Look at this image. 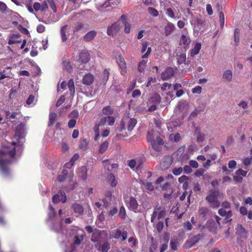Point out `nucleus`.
I'll list each match as a JSON object with an SVG mask.
<instances>
[{
	"label": "nucleus",
	"mask_w": 252,
	"mask_h": 252,
	"mask_svg": "<svg viewBox=\"0 0 252 252\" xmlns=\"http://www.w3.org/2000/svg\"><path fill=\"white\" fill-rule=\"evenodd\" d=\"M137 123V121L134 118H129L128 117L123 118L121 122L120 126L117 130L119 132H122L126 129V126L127 127L128 131H131L135 127Z\"/></svg>",
	"instance_id": "obj_2"
},
{
	"label": "nucleus",
	"mask_w": 252,
	"mask_h": 252,
	"mask_svg": "<svg viewBox=\"0 0 252 252\" xmlns=\"http://www.w3.org/2000/svg\"><path fill=\"white\" fill-rule=\"evenodd\" d=\"M126 201L128 208L130 210L136 212L139 206L136 199L134 197L131 196L127 198Z\"/></svg>",
	"instance_id": "obj_5"
},
{
	"label": "nucleus",
	"mask_w": 252,
	"mask_h": 252,
	"mask_svg": "<svg viewBox=\"0 0 252 252\" xmlns=\"http://www.w3.org/2000/svg\"><path fill=\"white\" fill-rule=\"evenodd\" d=\"M183 169L184 173L187 174H189L192 172L191 167L189 165H185Z\"/></svg>",
	"instance_id": "obj_55"
},
{
	"label": "nucleus",
	"mask_w": 252,
	"mask_h": 252,
	"mask_svg": "<svg viewBox=\"0 0 252 252\" xmlns=\"http://www.w3.org/2000/svg\"><path fill=\"white\" fill-rule=\"evenodd\" d=\"M183 169L182 167H175L172 170V173L175 176H179L182 174Z\"/></svg>",
	"instance_id": "obj_50"
},
{
	"label": "nucleus",
	"mask_w": 252,
	"mask_h": 252,
	"mask_svg": "<svg viewBox=\"0 0 252 252\" xmlns=\"http://www.w3.org/2000/svg\"><path fill=\"white\" fill-rule=\"evenodd\" d=\"M117 62L121 69V74L122 75H125L126 73V66L124 58L122 55H119L118 56V58L117 59Z\"/></svg>",
	"instance_id": "obj_9"
},
{
	"label": "nucleus",
	"mask_w": 252,
	"mask_h": 252,
	"mask_svg": "<svg viewBox=\"0 0 252 252\" xmlns=\"http://www.w3.org/2000/svg\"><path fill=\"white\" fill-rule=\"evenodd\" d=\"M113 109L110 106H106L102 109V113L105 115H111L113 113Z\"/></svg>",
	"instance_id": "obj_41"
},
{
	"label": "nucleus",
	"mask_w": 252,
	"mask_h": 252,
	"mask_svg": "<svg viewBox=\"0 0 252 252\" xmlns=\"http://www.w3.org/2000/svg\"><path fill=\"white\" fill-rule=\"evenodd\" d=\"M147 60H143L138 64V70L139 72H143L146 66Z\"/></svg>",
	"instance_id": "obj_33"
},
{
	"label": "nucleus",
	"mask_w": 252,
	"mask_h": 252,
	"mask_svg": "<svg viewBox=\"0 0 252 252\" xmlns=\"http://www.w3.org/2000/svg\"><path fill=\"white\" fill-rule=\"evenodd\" d=\"M184 227L187 230H190L192 228L191 223L189 221H187L183 224Z\"/></svg>",
	"instance_id": "obj_64"
},
{
	"label": "nucleus",
	"mask_w": 252,
	"mask_h": 252,
	"mask_svg": "<svg viewBox=\"0 0 252 252\" xmlns=\"http://www.w3.org/2000/svg\"><path fill=\"white\" fill-rule=\"evenodd\" d=\"M236 175L238 176H241L243 177H245L247 175V172L246 171H244L242 169H239L235 172Z\"/></svg>",
	"instance_id": "obj_54"
},
{
	"label": "nucleus",
	"mask_w": 252,
	"mask_h": 252,
	"mask_svg": "<svg viewBox=\"0 0 252 252\" xmlns=\"http://www.w3.org/2000/svg\"><path fill=\"white\" fill-rule=\"evenodd\" d=\"M201 44L200 43L197 42L195 44L193 48L190 50V55L191 57H193L197 55L201 49Z\"/></svg>",
	"instance_id": "obj_26"
},
{
	"label": "nucleus",
	"mask_w": 252,
	"mask_h": 252,
	"mask_svg": "<svg viewBox=\"0 0 252 252\" xmlns=\"http://www.w3.org/2000/svg\"><path fill=\"white\" fill-rule=\"evenodd\" d=\"M210 212L209 209L207 207H199L198 210V214L202 218H205Z\"/></svg>",
	"instance_id": "obj_29"
},
{
	"label": "nucleus",
	"mask_w": 252,
	"mask_h": 252,
	"mask_svg": "<svg viewBox=\"0 0 252 252\" xmlns=\"http://www.w3.org/2000/svg\"><path fill=\"white\" fill-rule=\"evenodd\" d=\"M189 165L191 168H197L198 167V162L194 160H190L189 161Z\"/></svg>",
	"instance_id": "obj_62"
},
{
	"label": "nucleus",
	"mask_w": 252,
	"mask_h": 252,
	"mask_svg": "<svg viewBox=\"0 0 252 252\" xmlns=\"http://www.w3.org/2000/svg\"><path fill=\"white\" fill-rule=\"evenodd\" d=\"M79 171V172L78 173L79 176L82 180L85 181L87 178V171L86 167L83 166L80 168Z\"/></svg>",
	"instance_id": "obj_28"
},
{
	"label": "nucleus",
	"mask_w": 252,
	"mask_h": 252,
	"mask_svg": "<svg viewBox=\"0 0 252 252\" xmlns=\"http://www.w3.org/2000/svg\"><path fill=\"white\" fill-rule=\"evenodd\" d=\"M122 237V241H125L127 237V233L126 231H123L122 232L120 229H117L113 236L115 239H118Z\"/></svg>",
	"instance_id": "obj_21"
},
{
	"label": "nucleus",
	"mask_w": 252,
	"mask_h": 252,
	"mask_svg": "<svg viewBox=\"0 0 252 252\" xmlns=\"http://www.w3.org/2000/svg\"><path fill=\"white\" fill-rule=\"evenodd\" d=\"M94 81V76L91 73H88L83 77L82 83L86 85L89 86L93 83Z\"/></svg>",
	"instance_id": "obj_19"
},
{
	"label": "nucleus",
	"mask_w": 252,
	"mask_h": 252,
	"mask_svg": "<svg viewBox=\"0 0 252 252\" xmlns=\"http://www.w3.org/2000/svg\"><path fill=\"white\" fill-rule=\"evenodd\" d=\"M20 36L19 34H12L8 40V43L9 45H12L13 44L21 42V40H18Z\"/></svg>",
	"instance_id": "obj_31"
},
{
	"label": "nucleus",
	"mask_w": 252,
	"mask_h": 252,
	"mask_svg": "<svg viewBox=\"0 0 252 252\" xmlns=\"http://www.w3.org/2000/svg\"><path fill=\"white\" fill-rule=\"evenodd\" d=\"M237 163L235 160H231L228 162V166L230 169H235L236 167Z\"/></svg>",
	"instance_id": "obj_61"
},
{
	"label": "nucleus",
	"mask_w": 252,
	"mask_h": 252,
	"mask_svg": "<svg viewBox=\"0 0 252 252\" xmlns=\"http://www.w3.org/2000/svg\"><path fill=\"white\" fill-rule=\"evenodd\" d=\"M108 181L112 187H115L118 184L116 177L113 173L108 175Z\"/></svg>",
	"instance_id": "obj_27"
},
{
	"label": "nucleus",
	"mask_w": 252,
	"mask_h": 252,
	"mask_svg": "<svg viewBox=\"0 0 252 252\" xmlns=\"http://www.w3.org/2000/svg\"><path fill=\"white\" fill-rule=\"evenodd\" d=\"M118 212V209L117 207H114L112 209H110L107 213V215L109 217H112L115 215Z\"/></svg>",
	"instance_id": "obj_52"
},
{
	"label": "nucleus",
	"mask_w": 252,
	"mask_h": 252,
	"mask_svg": "<svg viewBox=\"0 0 252 252\" xmlns=\"http://www.w3.org/2000/svg\"><path fill=\"white\" fill-rule=\"evenodd\" d=\"M67 85L71 94H73L75 93V87L73 79H71L69 80Z\"/></svg>",
	"instance_id": "obj_39"
},
{
	"label": "nucleus",
	"mask_w": 252,
	"mask_h": 252,
	"mask_svg": "<svg viewBox=\"0 0 252 252\" xmlns=\"http://www.w3.org/2000/svg\"><path fill=\"white\" fill-rule=\"evenodd\" d=\"M252 161V156H250V157H245L243 159V163L245 166L244 168L247 169V166L251 164Z\"/></svg>",
	"instance_id": "obj_44"
},
{
	"label": "nucleus",
	"mask_w": 252,
	"mask_h": 252,
	"mask_svg": "<svg viewBox=\"0 0 252 252\" xmlns=\"http://www.w3.org/2000/svg\"><path fill=\"white\" fill-rule=\"evenodd\" d=\"M109 143L107 141H104L100 145L99 149V152L100 154H103L108 149Z\"/></svg>",
	"instance_id": "obj_35"
},
{
	"label": "nucleus",
	"mask_w": 252,
	"mask_h": 252,
	"mask_svg": "<svg viewBox=\"0 0 252 252\" xmlns=\"http://www.w3.org/2000/svg\"><path fill=\"white\" fill-rule=\"evenodd\" d=\"M57 117V114L54 112L50 113L49 117L48 126H51L55 123Z\"/></svg>",
	"instance_id": "obj_36"
},
{
	"label": "nucleus",
	"mask_w": 252,
	"mask_h": 252,
	"mask_svg": "<svg viewBox=\"0 0 252 252\" xmlns=\"http://www.w3.org/2000/svg\"><path fill=\"white\" fill-rule=\"evenodd\" d=\"M72 208L76 217H79L83 215L84 208L81 204L74 203L72 204Z\"/></svg>",
	"instance_id": "obj_14"
},
{
	"label": "nucleus",
	"mask_w": 252,
	"mask_h": 252,
	"mask_svg": "<svg viewBox=\"0 0 252 252\" xmlns=\"http://www.w3.org/2000/svg\"><path fill=\"white\" fill-rule=\"evenodd\" d=\"M202 92V88L200 86H197L192 89L193 94H200Z\"/></svg>",
	"instance_id": "obj_59"
},
{
	"label": "nucleus",
	"mask_w": 252,
	"mask_h": 252,
	"mask_svg": "<svg viewBox=\"0 0 252 252\" xmlns=\"http://www.w3.org/2000/svg\"><path fill=\"white\" fill-rule=\"evenodd\" d=\"M110 249V244L108 242H106L101 246L100 250L102 252H107Z\"/></svg>",
	"instance_id": "obj_49"
},
{
	"label": "nucleus",
	"mask_w": 252,
	"mask_h": 252,
	"mask_svg": "<svg viewBox=\"0 0 252 252\" xmlns=\"http://www.w3.org/2000/svg\"><path fill=\"white\" fill-rule=\"evenodd\" d=\"M48 7V6L47 3L45 1H43V2L42 4H40L38 2H35L34 3L33 5V8L36 11H38L39 10L41 11H44L46 9H47Z\"/></svg>",
	"instance_id": "obj_16"
},
{
	"label": "nucleus",
	"mask_w": 252,
	"mask_h": 252,
	"mask_svg": "<svg viewBox=\"0 0 252 252\" xmlns=\"http://www.w3.org/2000/svg\"><path fill=\"white\" fill-rule=\"evenodd\" d=\"M166 13L170 18H175L174 13L171 8H167L166 10Z\"/></svg>",
	"instance_id": "obj_63"
},
{
	"label": "nucleus",
	"mask_w": 252,
	"mask_h": 252,
	"mask_svg": "<svg viewBox=\"0 0 252 252\" xmlns=\"http://www.w3.org/2000/svg\"><path fill=\"white\" fill-rule=\"evenodd\" d=\"M220 195V191L216 189H211L207 195L206 196L205 199L209 204L210 206L212 208H218L220 203L218 200V197Z\"/></svg>",
	"instance_id": "obj_1"
},
{
	"label": "nucleus",
	"mask_w": 252,
	"mask_h": 252,
	"mask_svg": "<svg viewBox=\"0 0 252 252\" xmlns=\"http://www.w3.org/2000/svg\"><path fill=\"white\" fill-rule=\"evenodd\" d=\"M10 162V159H4L0 158V169L2 173L5 175H8L9 174L10 171L7 164Z\"/></svg>",
	"instance_id": "obj_6"
},
{
	"label": "nucleus",
	"mask_w": 252,
	"mask_h": 252,
	"mask_svg": "<svg viewBox=\"0 0 252 252\" xmlns=\"http://www.w3.org/2000/svg\"><path fill=\"white\" fill-rule=\"evenodd\" d=\"M88 145V141L86 139H81L79 144V148L82 150H86Z\"/></svg>",
	"instance_id": "obj_37"
},
{
	"label": "nucleus",
	"mask_w": 252,
	"mask_h": 252,
	"mask_svg": "<svg viewBox=\"0 0 252 252\" xmlns=\"http://www.w3.org/2000/svg\"><path fill=\"white\" fill-rule=\"evenodd\" d=\"M90 59V55L86 50L81 51L79 54L78 61L82 63H86L89 62Z\"/></svg>",
	"instance_id": "obj_10"
},
{
	"label": "nucleus",
	"mask_w": 252,
	"mask_h": 252,
	"mask_svg": "<svg viewBox=\"0 0 252 252\" xmlns=\"http://www.w3.org/2000/svg\"><path fill=\"white\" fill-rule=\"evenodd\" d=\"M194 136L195 137L196 141L197 142H202L206 139V135L201 132L199 127H195L194 131Z\"/></svg>",
	"instance_id": "obj_12"
},
{
	"label": "nucleus",
	"mask_w": 252,
	"mask_h": 252,
	"mask_svg": "<svg viewBox=\"0 0 252 252\" xmlns=\"http://www.w3.org/2000/svg\"><path fill=\"white\" fill-rule=\"evenodd\" d=\"M120 30V24L118 23H115L107 28V32L109 35L113 36L115 34L117 33Z\"/></svg>",
	"instance_id": "obj_13"
},
{
	"label": "nucleus",
	"mask_w": 252,
	"mask_h": 252,
	"mask_svg": "<svg viewBox=\"0 0 252 252\" xmlns=\"http://www.w3.org/2000/svg\"><path fill=\"white\" fill-rule=\"evenodd\" d=\"M148 12L150 15L155 17L158 16L159 14L158 11L155 8L152 7L148 8Z\"/></svg>",
	"instance_id": "obj_45"
},
{
	"label": "nucleus",
	"mask_w": 252,
	"mask_h": 252,
	"mask_svg": "<svg viewBox=\"0 0 252 252\" xmlns=\"http://www.w3.org/2000/svg\"><path fill=\"white\" fill-rule=\"evenodd\" d=\"M67 25H64L62 26L60 30V34L62 39V41L63 42H65L67 39Z\"/></svg>",
	"instance_id": "obj_23"
},
{
	"label": "nucleus",
	"mask_w": 252,
	"mask_h": 252,
	"mask_svg": "<svg viewBox=\"0 0 252 252\" xmlns=\"http://www.w3.org/2000/svg\"><path fill=\"white\" fill-rule=\"evenodd\" d=\"M180 42H181V44H183L184 45H187L189 44L188 38L185 35H182L181 36Z\"/></svg>",
	"instance_id": "obj_60"
},
{
	"label": "nucleus",
	"mask_w": 252,
	"mask_h": 252,
	"mask_svg": "<svg viewBox=\"0 0 252 252\" xmlns=\"http://www.w3.org/2000/svg\"><path fill=\"white\" fill-rule=\"evenodd\" d=\"M156 139V140L153 141L151 145L155 151L159 152L162 150L161 146L164 144V142L159 135H157Z\"/></svg>",
	"instance_id": "obj_7"
},
{
	"label": "nucleus",
	"mask_w": 252,
	"mask_h": 252,
	"mask_svg": "<svg viewBox=\"0 0 252 252\" xmlns=\"http://www.w3.org/2000/svg\"><path fill=\"white\" fill-rule=\"evenodd\" d=\"M189 178L188 177L183 175L178 179V181L180 183L183 184V188H186L188 186V180Z\"/></svg>",
	"instance_id": "obj_34"
},
{
	"label": "nucleus",
	"mask_w": 252,
	"mask_h": 252,
	"mask_svg": "<svg viewBox=\"0 0 252 252\" xmlns=\"http://www.w3.org/2000/svg\"><path fill=\"white\" fill-rule=\"evenodd\" d=\"M128 166L131 168L136 167V169H140L142 167V162L139 160L137 161L135 159H132L127 161Z\"/></svg>",
	"instance_id": "obj_17"
},
{
	"label": "nucleus",
	"mask_w": 252,
	"mask_h": 252,
	"mask_svg": "<svg viewBox=\"0 0 252 252\" xmlns=\"http://www.w3.org/2000/svg\"><path fill=\"white\" fill-rule=\"evenodd\" d=\"M175 29L174 24L171 22H168L164 28V33L166 36L170 35Z\"/></svg>",
	"instance_id": "obj_22"
},
{
	"label": "nucleus",
	"mask_w": 252,
	"mask_h": 252,
	"mask_svg": "<svg viewBox=\"0 0 252 252\" xmlns=\"http://www.w3.org/2000/svg\"><path fill=\"white\" fill-rule=\"evenodd\" d=\"M177 64L179 65L184 63L185 65H188L190 61L187 60L186 55L185 53H182L179 55L176 56Z\"/></svg>",
	"instance_id": "obj_15"
},
{
	"label": "nucleus",
	"mask_w": 252,
	"mask_h": 252,
	"mask_svg": "<svg viewBox=\"0 0 252 252\" xmlns=\"http://www.w3.org/2000/svg\"><path fill=\"white\" fill-rule=\"evenodd\" d=\"M79 158V155L77 153H76L72 157V158H71V159H70V160L67 162V163H66L64 165V167H69L68 166V165H70L71 166H73L74 165V164H75V161L78 160Z\"/></svg>",
	"instance_id": "obj_32"
},
{
	"label": "nucleus",
	"mask_w": 252,
	"mask_h": 252,
	"mask_svg": "<svg viewBox=\"0 0 252 252\" xmlns=\"http://www.w3.org/2000/svg\"><path fill=\"white\" fill-rule=\"evenodd\" d=\"M205 172V170L202 168H199L198 169H197L195 173H194V175L196 177H201V176H203L204 175V173Z\"/></svg>",
	"instance_id": "obj_53"
},
{
	"label": "nucleus",
	"mask_w": 252,
	"mask_h": 252,
	"mask_svg": "<svg viewBox=\"0 0 252 252\" xmlns=\"http://www.w3.org/2000/svg\"><path fill=\"white\" fill-rule=\"evenodd\" d=\"M148 45H149L148 42H145L143 43V44H142V47L141 51V53H144L146 51V50H147L146 53L142 56V59H145V58H148V57L149 56V55L150 54V53L151 52V51H152L151 48V47L148 48Z\"/></svg>",
	"instance_id": "obj_18"
},
{
	"label": "nucleus",
	"mask_w": 252,
	"mask_h": 252,
	"mask_svg": "<svg viewBox=\"0 0 252 252\" xmlns=\"http://www.w3.org/2000/svg\"><path fill=\"white\" fill-rule=\"evenodd\" d=\"M66 201L65 193L63 191L60 190L58 194H55L52 197L54 203H58L60 201L65 203Z\"/></svg>",
	"instance_id": "obj_8"
},
{
	"label": "nucleus",
	"mask_w": 252,
	"mask_h": 252,
	"mask_svg": "<svg viewBox=\"0 0 252 252\" xmlns=\"http://www.w3.org/2000/svg\"><path fill=\"white\" fill-rule=\"evenodd\" d=\"M23 126L22 124L18 125L15 128V137L18 139L23 138L25 137V133L24 131H21L23 130Z\"/></svg>",
	"instance_id": "obj_20"
},
{
	"label": "nucleus",
	"mask_w": 252,
	"mask_h": 252,
	"mask_svg": "<svg viewBox=\"0 0 252 252\" xmlns=\"http://www.w3.org/2000/svg\"><path fill=\"white\" fill-rule=\"evenodd\" d=\"M156 82L155 77H149L148 78V82L146 84L147 87H149L152 83H155Z\"/></svg>",
	"instance_id": "obj_58"
},
{
	"label": "nucleus",
	"mask_w": 252,
	"mask_h": 252,
	"mask_svg": "<svg viewBox=\"0 0 252 252\" xmlns=\"http://www.w3.org/2000/svg\"><path fill=\"white\" fill-rule=\"evenodd\" d=\"M174 74V70L171 67H168L161 74V78L163 80H166L172 77Z\"/></svg>",
	"instance_id": "obj_11"
},
{
	"label": "nucleus",
	"mask_w": 252,
	"mask_h": 252,
	"mask_svg": "<svg viewBox=\"0 0 252 252\" xmlns=\"http://www.w3.org/2000/svg\"><path fill=\"white\" fill-rule=\"evenodd\" d=\"M126 213L125 207L122 206L120 209L119 216L122 219H125L126 217Z\"/></svg>",
	"instance_id": "obj_48"
},
{
	"label": "nucleus",
	"mask_w": 252,
	"mask_h": 252,
	"mask_svg": "<svg viewBox=\"0 0 252 252\" xmlns=\"http://www.w3.org/2000/svg\"><path fill=\"white\" fill-rule=\"evenodd\" d=\"M203 236H204L202 234H198L190 238L186 242V247L187 248H191L197 243L199 240L203 237Z\"/></svg>",
	"instance_id": "obj_4"
},
{
	"label": "nucleus",
	"mask_w": 252,
	"mask_h": 252,
	"mask_svg": "<svg viewBox=\"0 0 252 252\" xmlns=\"http://www.w3.org/2000/svg\"><path fill=\"white\" fill-rule=\"evenodd\" d=\"M96 35V32L94 31H91L87 33L84 36V40L86 42H89L92 40Z\"/></svg>",
	"instance_id": "obj_24"
},
{
	"label": "nucleus",
	"mask_w": 252,
	"mask_h": 252,
	"mask_svg": "<svg viewBox=\"0 0 252 252\" xmlns=\"http://www.w3.org/2000/svg\"><path fill=\"white\" fill-rule=\"evenodd\" d=\"M107 236V234L105 230L95 229L92 234L91 240L93 242H98L104 239V237Z\"/></svg>",
	"instance_id": "obj_3"
},
{
	"label": "nucleus",
	"mask_w": 252,
	"mask_h": 252,
	"mask_svg": "<svg viewBox=\"0 0 252 252\" xmlns=\"http://www.w3.org/2000/svg\"><path fill=\"white\" fill-rule=\"evenodd\" d=\"M151 99L152 102L156 103H159L161 100L160 95L157 93L155 94Z\"/></svg>",
	"instance_id": "obj_43"
},
{
	"label": "nucleus",
	"mask_w": 252,
	"mask_h": 252,
	"mask_svg": "<svg viewBox=\"0 0 252 252\" xmlns=\"http://www.w3.org/2000/svg\"><path fill=\"white\" fill-rule=\"evenodd\" d=\"M169 139L171 141L178 142L181 139V135L179 133H177L175 134H171L169 136Z\"/></svg>",
	"instance_id": "obj_42"
},
{
	"label": "nucleus",
	"mask_w": 252,
	"mask_h": 252,
	"mask_svg": "<svg viewBox=\"0 0 252 252\" xmlns=\"http://www.w3.org/2000/svg\"><path fill=\"white\" fill-rule=\"evenodd\" d=\"M109 70V69L107 68L104 70L103 73V77L102 79L103 82H106L108 80L110 75Z\"/></svg>",
	"instance_id": "obj_51"
},
{
	"label": "nucleus",
	"mask_w": 252,
	"mask_h": 252,
	"mask_svg": "<svg viewBox=\"0 0 252 252\" xmlns=\"http://www.w3.org/2000/svg\"><path fill=\"white\" fill-rule=\"evenodd\" d=\"M65 98L64 95H62L57 100L56 106V107H59L65 101Z\"/></svg>",
	"instance_id": "obj_56"
},
{
	"label": "nucleus",
	"mask_w": 252,
	"mask_h": 252,
	"mask_svg": "<svg viewBox=\"0 0 252 252\" xmlns=\"http://www.w3.org/2000/svg\"><path fill=\"white\" fill-rule=\"evenodd\" d=\"M236 229L237 234L239 235L245 234L246 233L245 229L242 226L241 224H238Z\"/></svg>",
	"instance_id": "obj_46"
},
{
	"label": "nucleus",
	"mask_w": 252,
	"mask_h": 252,
	"mask_svg": "<svg viewBox=\"0 0 252 252\" xmlns=\"http://www.w3.org/2000/svg\"><path fill=\"white\" fill-rule=\"evenodd\" d=\"M240 30L238 28H236L235 29L234 34V41L236 44L238 45L239 43L240 39Z\"/></svg>",
	"instance_id": "obj_38"
},
{
	"label": "nucleus",
	"mask_w": 252,
	"mask_h": 252,
	"mask_svg": "<svg viewBox=\"0 0 252 252\" xmlns=\"http://www.w3.org/2000/svg\"><path fill=\"white\" fill-rule=\"evenodd\" d=\"M147 140L149 143H151L153 141H154L155 137L153 134V131H148L147 135Z\"/></svg>",
	"instance_id": "obj_47"
},
{
	"label": "nucleus",
	"mask_w": 252,
	"mask_h": 252,
	"mask_svg": "<svg viewBox=\"0 0 252 252\" xmlns=\"http://www.w3.org/2000/svg\"><path fill=\"white\" fill-rule=\"evenodd\" d=\"M226 215L225 217H226L225 220L227 222H230L232 220L231 217L232 216V213L231 210H229L226 212Z\"/></svg>",
	"instance_id": "obj_57"
},
{
	"label": "nucleus",
	"mask_w": 252,
	"mask_h": 252,
	"mask_svg": "<svg viewBox=\"0 0 252 252\" xmlns=\"http://www.w3.org/2000/svg\"><path fill=\"white\" fill-rule=\"evenodd\" d=\"M232 72L231 70L228 69L226 70L223 74L222 78L228 82H231L232 80Z\"/></svg>",
	"instance_id": "obj_30"
},
{
	"label": "nucleus",
	"mask_w": 252,
	"mask_h": 252,
	"mask_svg": "<svg viewBox=\"0 0 252 252\" xmlns=\"http://www.w3.org/2000/svg\"><path fill=\"white\" fill-rule=\"evenodd\" d=\"M142 184L145 186L146 189L149 191H153L154 189V186L152 183L147 181H142Z\"/></svg>",
	"instance_id": "obj_40"
},
{
	"label": "nucleus",
	"mask_w": 252,
	"mask_h": 252,
	"mask_svg": "<svg viewBox=\"0 0 252 252\" xmlns=\"http://www.w3.org/2000/svg\"><path fill=\"white\" fill-rule=\"evenodd\" d=\"M206 226L209 229V231L216 233L217 231V226L215 222L213 220L208 221L206 223Z\"/></svg>",
	"instance_id": "obj_25"
}]
</instances>
